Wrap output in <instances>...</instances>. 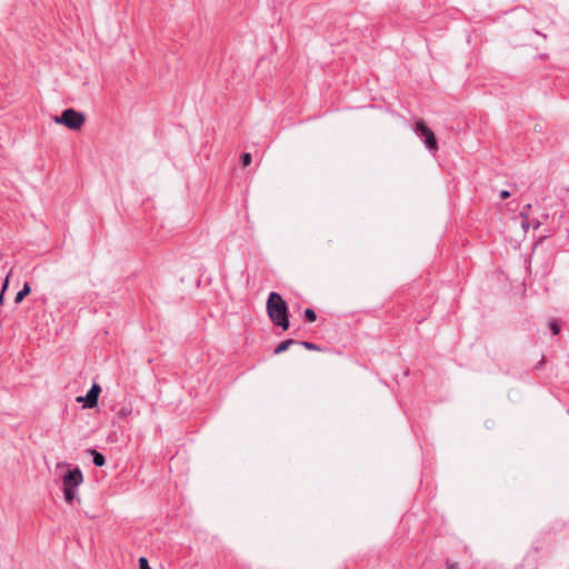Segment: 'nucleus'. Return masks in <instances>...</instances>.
<instances>
[{"label":"nucleus","instance_id":"obj_16","mask_svg":"<svg viewBox=\"0 0 569 569\" xmlns=\"http://www.w3.org/2000/svg\"><path fill=\"white\" fill-rule=\"evenodd\" d=\"M447 569H458V563L447 561Z\"/></svg>","mask_w":569,"mask_h":569},{"label":"nucleus","instance_id":"obj_1","mask_svg":"<svg viewBox=\"0 0 569 569\" xmlns=\"http://www.w3.org/2000/svg\"><path fill=\"white\" fill-rule=\"evenodd\" d=\"M267 313L271 322L288 330L290 326L289 309L287 302L278 292H271L267 299Z\"/></svg>","mask_w":569,"mask_h":569},{"label":"nucleus","instance_id":"obj_11","mask_svg":"<svg viewBox=\"0 0 569 569\" xmlns=\"http://www.w3.org/2000/svg\"><path fill=\"white\" fill-rule=\"evenodd\" d=\"M10 277H11V271L7 274V277H6L4 281H3V284H2V289H1V292H0V306L3 303L4 292L8 289Z\"/></svg>","mask_w":569,"mask_h":569},{"label":"nucleus","instance_id":"obj_18","mask_svg":"<svg viewBox=\"0 0 569 569\" xmlns=\"http://www.w3.org/2000/svg\"><path fill=\"white\" fill-rule=\"evenodd\" d=\"M532 226H533V228H535V229H537V228H539V226H540V222H539V221H537V222H533V223H532Z\"/></svg>","mask_w":569,"mask_h":569},{"label":"nucleus","instance_id":"obj_17","mask_svg":"<svg viewBox=\"0 0 569 569\" xmlns=\"http://www.w3.org/2000/svg\"><path fill=\"white\" fill-rule=\"evenodd\" d=\"M509 197H510V192H509L508 190H502V191L500 192V198H501V199H507V198H509Z\"/></svg>","mask_w":569,"mask_h":569},{"label":"nucleus","instance_id":"obj_15","mask_svg":"<svg viewBox=\"0 0 569 569\" xmlns=\"http://www.w3.org/2000/svg\"><path fill=\"white\" fill-rule=\"evenodd\" d=\"M139 567H140V569H151L147 558H144V557H141L139 559Z\"/></svg>","mask_w":569,"mask_h":569},{"label":"nucleus","instance_id":"obj_7","mask_svg":"<svg viewBox=\"0 0 569 569\" xmlns=\"http://www.w3.org/2000/svg\"><path fill=\"white\" fill-rule=\"evenodd\" d=\"M90 453L92 455V462L94 466L102 467L106 465V458L102 453H100L99 451H97L94 449H91Z\"/></svg>","mask_w":569,"mask_h":569},{"label":"nucleus","instance_id":"obj_3","mask_svg":"<svg viewBox=\"0 0 569 569\" xmlns=\"http://www.w3.org/2000/svg\"><path fill=\"white\" fill-rule=\"evenodd\" d=\"M84 121V114L71 108L63 110L61 116L54 118L56 123L63 124L71 130H80Z\"/></svg>","mask_w":569,"mask_h":569},{"label":"nucleus","instance_id":"obj_2","mask_svg":"<svg viewBox=\"0 0 569 569\" xmlns=\"http://www.w3.org/2000/svg\"><path fill=\"white\" fill-rule=\"evenodd\" d=\"M83 482L82 471L77 467L69 469L62 477L63 497L68 505H73L77 497V488Z\"/></svg>","mask_w":569,"mask_h":569},{"label":"nucleus","instance_id":"obj_4","mask_svg":"<svg viewBox=\"0 0 569 569\" xmlns=\"http://www.w3.org/2000/svg\"><path fill=\"white\" fill-rule=\"evenodd\" d=\"M416 130L425 138L426 147L431 151L438 150V143L433 131L422 120L416 122Z\"/></svg>","mask_w":569,"mask_h":569},{"label":"nucleus","instance_id":"obj_9","mask_svg":"<svg viewBox=\"0 0 569 569\" xmlns=\"http://www.w3.org/2000/svg\"><path fill=\"white\" fill-rule=\"evenodd\" d=\"M530 209H531V204H530V203H528V204H526V206L522 208V210H521V212H520V217H522V219H523V221L521 222V224H522V228H523V229H526V230L530 227V223L528 222V218H529V211H530Z\"/></svg>","mask_w":569,"mask_h":569},{"label":"nucleus","instance_id":"obj_5","mask_svg":"<svg viewBox=\"0 0 569 569\" xmlns=\"http://www.w3.org/2000/svg\"><path fill=\"white\" fill-rule=\"evenodd\" d=\"M101 392V388L99 385L93 383L90 390L87 392L86 397H78V402H83L84 408H94L98 405L99 395Z\"/></svg>","mask_w":569,"mask_h":569},{"label":"nucleus","instance_id":"obj_8","mask_svg":"<svg viewBox=\"0 0 569 569\" xmlns=\"http://www.w3.org/2000/svg\"><path fill=\"white\" fill-rule=\"evenodd\" d=\"M31 292V287L28 282H26L23 284V288L22 290H20L17 295H16V298H14V302L16 303H20L24 297H27L29 293Z\"/></svg>","mask_w":569,"mask_h":569},{"label":"nucleus","instance_id":"obj_10","mask_svg":"<svg viewBox=\"0 0 569 569\" xmlns=\"http://www.w3.org/2000/svg\"><path fill=\"white\" fill-rule=\"evenodd\" d=\"M303 318L307 322H313L317 320V313L313 309L307 308L303 312Z\"/></svg>","mask_w":569,"mask_h":569},{"label":"nucleus","instance_id":"obj_6","mask_svg":"<svg viewBox=\"0 0 569 569\" xmlns=\"http://www.w3.org/2000/svg\"><path fill=\"white\" fill-rule=\"evenodd\" d=\"M298 343V341L293 339H287L281 341L274 349V355H280L289 349L290 346Z\"/></svg>","mask_w":569,"mask_h":569},{"label":"nucleus","instance_id":"obj_14","mask_svg":"<svg viewBox=\"0 0 569 569\" xmlns=\"http://www.w3.org/2000/svg\"><path fill=\"white\" fill-rule=\"evenodd\" d=\"M252 157L249 152H246L241 156V163L243 167H247L251 163Z\"/></svg>","mask_w":569,"mask_h":569},{"label":"nucleus","instance_id":"obj_13","mask_svg":"<svg viewBox=\"0 0 569 569\" xmlns=\"http://www.w3.org/2000/svg\"><path fill=\"white\" fill-rule=\"evenodd\" d=\"M548 326L553 335L560 333V326L557 320H551Z\"/></svg>","mask_w":569,"mask_h":569},{"label":"nucleus","instance_id":"obj_12","mask_svg":"<svg viewBox=\"0 0 569 569\" xmlns=\"http://www.w3.org/2000/svg\"><path fill=\"white\" fill-rule=\"evenodd\" d=\"M299 343L302 345L307 350H312V351H320L321 350V348L318 345L309 342V341H302V342H299Z\"/></svg>","mask_w":569,"mask_h":569}]
</instances>
